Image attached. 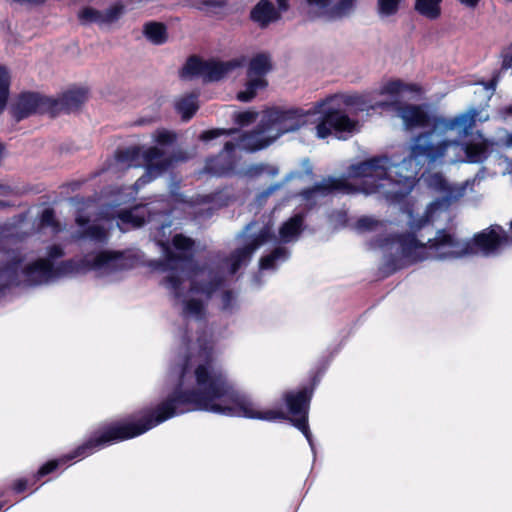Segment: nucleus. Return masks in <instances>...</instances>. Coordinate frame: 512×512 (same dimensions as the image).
Returning <instances> with one entry per match:
<instances>
[{"label":"nucleus","mask_w":512,"mask_h":512,"mask_svg":"<svg viewBox=\"0 0 512 512\" xmlns=\"http://www.w3.org/2000/svg\"><path fill=\"white\" fill-rule=\"evenodd\" d=\"M175 387L164 401L153 409L143 411L139 419L108 425L96 431L73 452L44 464L33 476L34 482L60 465L76 458H85L114 442L139 436L164 421L191 411L203 410L227 416L266 421L287 419L282 411H261L251 397L239 391L213 360L212 343L206 332L194 340L184 331L181 348L170 367Z\"/></svg>","instance_id":"nucleus-1"},{"label":"nucleus","mask_w":512,"mask_h":512,"mask_svg":"<svg viewBox=\"0 0 512 512\" xmlns=\"http://www.w3.org/2000/svg\"><path fill=\"white\" fill-rule=\"evenodd\" d=\"M418 91L416 84L400 79L389 80L379 87V93L388 97V102L380 106L400 118L406 129L430 127L413 138L409 156L399 163L392 162L385 155L374 156L354 164L351 170L365 192L378 193L389 202H399L412 191L420 168L430 162L431 157L427 154L438 147L448 131H456L459 136L466 137L477 120L484 122L489 119L488 113L477 108L445 118L430 115L423 105L402 101L405 92Z\"/></svg>","instance_id":"nucleus-2"},{"label":"nucleus","mask_w":512,"mask_h":512,"mask_svg":"<svg viewBox=\"0 0 512 512\" xmlns=\"http://www.w3.org/2000/svg\"><path fill=\"white\" fill-rule=\"evenodd\" d=\"M245 238L243 247L234 250L227 258L219 255L202 265L194 263V241L182 234L173 237L174 252L166 242L159 241L163 260H153L149 266L165 273L162 286L168 291L173 306L187 322H194L197 329L204 325L208 302L221 293V309L232 313L237 308L236 295L226 289L228 276L232 277L247 265L253 253L273 238L271 228L259 227L255 222L246 225L239 235Z\"/></svg>","instance_id":"nucleus-3"},{"label":"nucleus","mask_w":512,"mask_h":512,"mask_svg":"<svg viewBox=\"0 0 512 512\" xmlns=\"http://www.w3.org/2000/svg\"><path fill=\"white\" fill-rule=\"evenodd\" d=\"M485 176V167L480 168L474 178L461 184H450L440 173L429 175L426 180L428 186L442 196L430 203L425 214L419 219L416 220L413 214L409 213L411 232L380 238L372 244V247H379L385 253H389L385 255L382 272L386 275L392 274L399 269L398 262L402 259L415 263L427 259L447 260L475 254L492 256L501 249L512 246V236L499 225H492L469 241L459 239L445 230H438L435 237L428 239L426 244L415 235L416 231L433 221L437 211L446 210L453 201L463 197L467 189L472 190Z\"/></svg>","instance_id":"nucleus-4"},{"label":"nucleus","mask_w":512,"mask_h":512,"mask_svg":"<svg viewBox=\"0 0 512 512\" xmlns=\"http://www.w3.org/2000/svg\"><path fill=\"white\" fill-rule=\"evenodd\" d=\"M59 244L47 248L46 257L25 262L20 253L13 254L0 265V291L11 285L38 286L59 278L93 271L97 277L117 280L121 274L142 263L143 255L138 249L123 251L102 250L88 253L79 259H68L55 263L64 256Z\"/></svg>","instance_id":"nucleus-5"},{"label":"nucleus","mask_w":512,"mask_h":512,"mask_svg":"<svg viewBox=\"0 0 512 512\" xmlns=\"http://www.w3.org/2000/svg\"><path fill=\"white\" fill-rule=\"evenodd\" d=\"M377 95L382 96L379 89L362 94H335L317 102L315 112L319 117L315 127L316 136L325 139L334 134L339 139H345L354 133L357 129V121L349 117L348 109L350 108L360 112L377 109L386 112V108L380 104L387 103L388 97L384 100H376Z\"/></svg>","instance_id":"nucleus-6"},{"label":"nucleus","mask_w":512,"mask_h":512,"mask_svg":"<svg viewBox=\"0 0 512 512\" xmlns=\"http://www.w3.org/2000/svg\"><path fill=\"white\" fill-rule=\"evenodd\" d=\"M503 146H512V134L508 135L505 143L486 138L479 132L463 143L442 139L438 147L428 154L431 157L428 165L458 162L480 164L493 153H499Z\"/></svg>","instance_id":"nucleus-7"},{"label":"nucleus","mask_w":512,"mask_h":512,"mask_svg":"<svg viewBox=\"0 0 512 512\" xmlns=\"http://www.w3.org/2000/svg\"><path fill=\"white\" fill-rule=\"evenodd\" d=\"M116 159L127 167L142 165L146 167L145 173L135 182V188L139 189L167 171L174 163L183 161L184 157H181L180 154L167 155L163 149L157 146L148 148L132 146L118 150Z\"/></svg>","instance_id":"nucleus-8"},{"label":"nucleus","mask_w":512,"mask_h":512,"mask_svg":"<svg viewBox=\"0 0 512 512\" xmlns=\"http://www.w3.org/2000/svg\"><path fill=\"white\" fill-rule=\"evenodd\" d=\"M309 112L302 109L271 108L264 111L263 125H266V132L274 140H277L285 133L294 132L307 122Z\"/></svg>","instance_id":"nucleus-9"},{"label":"nucleus","mask_w":512,"mask_h":512,"mask_svg":"<svg viewBox=\"0 0 512 512\" xmlns=\"http://www.w3.org/2000/svg\"><path fill=\"white\" fill-rule=\"evenodd\" d=\"M170 216V210L165 203H158L157 205H137L128 210H122L119 215L118 226L124 230L125 225H131L134 228L140 227L146 222H156V229L164 230L166 227L171 226L170 221H166Z\"/></svg>","instance_id":"nucleus-10"},{"label":"nucleus","mask_w":512,"mask_h":512,"mask_svg":"<svg viewBox=\"0 0 512 512\" xmlns=\"http://www.w3.org/2000/svg\"><path fill=\"white\" fill-rule=\"evenodd\" d=\"M354 165H351L349 168V175L352 177L353 182L350 183L345 179L340 178H334V177H328L323 179L322 181L316 183L311 188H307L302 190L299 193V196L301 197L302 201L305 203V205L308 208H313L317 203L323 199L324 197L328 196L329 194L338 191L346 194L354 193L356 191L363 192L364 194L370 195L371 193L365 192L361 185L358 183L359 180L351 173L352 167ZM378 197L380 195L378 193H375ZM381 198H384L381 196Z\"/></svg>","instance_id":"nucleus-11"},{"label":"nucleus","mask_w":512,"mask_h":512,"mask_svg":"<svg viewBox=\"0 0 512 512\" xmlns=\"http://www.w3.org/2000/svg\"><path fill=\"white\" fill-rule=\"evenodd\" d=\"M241 65V61L237 59L223 62L216 60L202 61L196 57H191L183 67L181 76L183 78L202 76L206 81H218Z\"/></svg>","instance_id":"nucleus-12"},{"label":"nucleus","mask_w":512,"mask_h":512,"mask_svg":"<svg viewBox=\"0 0 512 512\" xmlns=\"http://www.w3.org/2000/svg\"><path fill=\"white\" fill-rule=\"evenodd\" d=\"M312 397V390L303 388L297 392L289 391L284 394V400L289 413L293 416L292 422L307 439L311 450L315 453L312 434L308 426V410Z\"/></svg>","instance_id":"nucleus-13"},{"label":"nucleus","mask_w":512,"mask_h":512,"mask_svg":"<svg viewBox=\"0 0 512 512\" xmlns=\"http://www.w3.org/2000/svg\"><path fill=\"white\" fill-rule=\"evenodd\" d=\"M271 70V61L269 55L265 53L257 54L250 60L247 71V83L245 89L237 94V99L242 102L251 101L259 89L267 85L264 76Z\"/></svg>","instance_id":"nucleus-14"},{"label":"nucleus","mask_w":512,"mask_h":512,"mask_svg":"<svg viewBox=\"0 0 512 512\" xmlns=\"http://www.w3.org/2000/svg\"><path fill=\"white\" fill-rule=\"evenodd\" d=\"M51 106V100L38 93H22L13 109V115L20 121L33 113H44Z\"/></svg>","instance_id":"nucleus-15"},{"label":"nucleus","mask_w":512,"mask_h":512,"mask_svg":"<svg viewBox=\"0 0 512 512\" xmlns=\"http://www.w3.org/2000/svg\"><path fill=\"white\" fill-rule=\"evenodd\" d=\"M76 224L80 229L71 234V238L75 242L90 241L94 244L105 245L109 240V232L106 227L101 224L87 225L89 220L83 216L76 217Z\"/></svg>","instance_id":"nucleus-16"},{"label":"nucleus","mask_w":512,"mask_h":512,"mask_svg":"<svg viewBox=\"0 0 512 512\" xmlns=\"http://www.w3.org/2000/svg\"><path fill=\"white\" fill-rule=\"evenodd\" d=\"M234 151V142H226L223 151L219 155L207 160L205 171L215 176L231 174L235 168V159L233 156Z\"/></svg>","instance_id":"nucleus-17"},{"label":"nucleus","mask_w":512,"mask_h":512,"mask_svg":"<svg viewBox=\"0 0 512 512\" xmlns=\"http://www.w3.org/2000/svg\"><path fill=\"white\" fill-rule=\"evenodd\" d=\"M266 125H263V118L257 128L249 133H245L239 137L235 144V149L239 148L247 152H254L266 148L275 140L266 132Z\"/></svg>","instance_id":"nucleus-18"},{"label":"nucleus","mask_w":512,"mask_h":512,"mask_svg":"<svg viewBox=\"0 0 512 512\" xmlns=\"http://www.w3.org/2000/svg\"><path fill=\"white\" fill-rule=\"evenodd\" d=\"M122 14V6L115 5L104 12L87 7L80 11L79 19L82 23H111Z\"/></svg>","instance_id":"nucleus-19"},{"label":"nucleus","mask_w":512,"mask_h":512,"mask_svg":"<svg viewBox=\"0 0 512 512\" xmlns=\"http://www.w3.org/2000/svg\"><path fill=\"white\" fill-rule=\"evenodd\" d=\"M305 215L297 213L286 222H284L279 229V237L282 243H290L298 240L304 224Z\"/></svg>","instance_id":"nucleus-20"},{"label":"nucleus","mask_w":512,"mask_h":512,"mask_svg":"<svg viewBox=\"0 0 512 512\" xmlns=\"http://www.w3.org/2000/svg\"><path fill=\"white\" fill-rule=\"evenodd\" d=\"M280 17L274 5L269 0H261L251 11V18L261 27H266L269 23L276 21Z\"/></svg>","instance_id":"nucleus-21"},{"label":"nucleus","mask_w":512,"mask_h":512,"mask_svg":"<svg viewBox=\"0 0 512 512\" xmlns=\"http://www.w3.org/2000/svg\"><path fill=\"white\" fill-rule=\"evenodd\" d=\"M501 58V69L493 74L492 79L489 82H479V84H481L484 87V89L489 92L488 99H491V97L493 96L497 84L500 81L501 73L508 69H512V44L502 50Z\"/></svg>","instance_id":"nucleus-22"},{"label":"nucleus","mask_w":512,"mask_h":512,"mask_svg":"<svg viewBox=\"0 0 512 512\" xmlns=\"http://www.w3.org/2000/svg\"><path fill=\"white\" fill-rule=\"evenodd\" d=\"M357 0H337L331 2L327 14V21H338L350 17L356 9Z\"/></svg>","instance_id":"nucleus-23"},{"label":"nucleus","mask_w":512,"mask_h":512,"mask_svg":"<svg viewBox=\"0 0 512 512\" xmlns=\"http://www.w3.org/2000/svg\"><path fill=\"white\" fill-rule=\"evenodd\" d=\"M290 257V251L286 247L279 246L270 254L260 259V270H276L277 267L287 261Z\"/></svg>","instance_id":"nucleus-24"},{"label":"nucleus","mask_w":512,"mask_h":512,"mask_svg":"<svg viewBox=\"0 0 512 512\" xmlns=\"http://www.w3.org/2000/svg\"><path fill=\"white\" fill-rule=\"evenodd\" d=\"M198 96L196 92L188 93L175 102V109L181 114L183 120H189L198 109Z\"/></svg>","instance_id":"nucleus-25"},{"label":"nucleus","mask_w":512,"mask_h":512,"mask_svg":"<svg viewBox=\"0 0 512 512\" xmlns=\"http://www.w3.org/2000/svg\"><path fill=\"white\" fill-rule=\"evenodd\" d=\"M143 33L150 42L156 45L163 44L167 40L166 27L159 22L146 23Z\"/></svg>","instance_id":"nucleus-26"},{"label":"nucleus","mask_w":512,"mask_h":512,"mask_svg":"<svg viewBox=\"0 0 512 512\" xmlns=\"http://www.w3.org/2000/svg\"><path fill=\"white\" fill-rule=\"evenodd\" d=\"M86 99V91L84 89L69 90L63 94L61 105L68 111L77 109Z\"/></svg>","instance_id":"nucleus-27"},{"label":"nucleus","mask_w":512,"mask_h":512,"mask_svg":"<svg viewBox=\"0 0 512 512\" xmlns=\"http://www.w3.org/2000/svg\"><path fill=\"white\" fill-rule=\"evenodd\" d=\"M402 0H377L376 12L380 19H388L395 16L401 5Z\"/></svg>","instance_id":"nucleus-28"},{"label":"nucleus","mask_w":512,"mask_h":512,"mask_svg":"<svg viewBox=\"0 0 512 512\" xmlns=\"http://www.w3.org/2000/svg\"><path fill=\"white\" fill-rule=\"evenodd\" d=\"M441 0H416L415 2V10L430 19H435L440 14V4Z\"/></svg>","instance_id":"nucleus-29"},{"label":"nucleus","mask_w":512,"mask_h":512,"mask_svg":"<svg viewBox=\"0 0 512 512\" xmlns=\"http://www.w3.org/2000/svg\"><path fill=\"white\" fill-rule=\"evenodd\" d=\"M10 93V74L6 67L0 66V114L6 108Z\"/></svg>","instance_id":"nucleus-30"},{"label":"nucleus","mask_w":512,"mask_h":512,"mask_svg":"<svg viewBox=\"0 0 512 512\" xmlns=\"http://www.w3.org/2000/svg\"><path fill=\"white\" fill-rule=\"evenodd\" d=\"M308 5V12L316 17L327 19L331 0H306Z\"/></svg>","instance_id":"nucleus-31"},{"label":"nucleus","mask_w":512,"mask_h":512,"mask_svg":"<svg viewBox=\"0 0 512 512\" xmlns=\"http://www.w3.org/2000/svg\"><path fill=\"white\" fill-rule=\"evenodd\" d=\"M154 140L157 142L158 145H160L162 147H166V146H169L174 143L175 134H173L172 132H169L167 130H159L154 134ZM162 149L164 151H166L164 148H162ZM165 153L167 155H173V154L179 155V153H181L180 156L184 157L183 161H185L187 159L185 153L180 150L173 152V153H167V152H165Z\"/></svg>","instance_id":"nucleus-32"},{"label":"nucleus","mask_w":512,"mask_h":512,"mask_svg":"<svg viewBox=\"0 0 512 512\" xmlns=\"http://www.w3.org/2000/svg\"><path fill=\"white\" fill-rule=\"evenodd\" d=\"M41 228H50L53 234H57L61 231V225L55 218L54 210L46 208L43 210L40 218Z\"/></svg>","instance_id":"nucleus-33"},{"label":"nucleus","mask_w":512,"mask_h":512,"mask_svg":"<svg viewBox=\"0 0 512 512\" xmlns=\"http://www.w3.org/2000/svg\"><path fill=\"white\" fill-rule=\"evenodd\" d=\"M380 225V222L372 217H362L356 223V228L359 231H370L376 230Z\"/></svg>","instance_id":"nucleus-34"},{"label":"nucleus","mask_w":512,"mask_h":512,"mask_svg":"<svg viewBox=\"0 0 512 512\" xmlns=\"http://www.w3.org/2000/svg\"><path fill=\"white\" fill-rule=\"evenodd\" d=\"M235 131H236L235 129H229V130H226V129H212V130L204 131L200 135V139L203 140V141H210L212 139H215V138L219 137L220 135H231Z\"/></svg>","instance_id":"nucleus-35"},{"label":"nucleus","mask_w":512,"mask_h":512,"mask_svg":"<svg viewBox=\"0 0 512 512\" xmlns=\"http://www.w3.org/2000/svg\"><path fill=\"white\" fill-rule=\"evenodd\" d=\"M257 117V113L255 112H251V111H245V112H241V113H238L235 117V121L239 124V125H248L250 123H252Z\"/></svg>","instance_id":"nucleus-36"},{"label":"nucleus","mask_w":512,"mask_h":512,"mask_svg":"<svg viewBox=\"0 0 512 512\" xmlns=\"http://www.w3.org/2000/svg\"><path fill=\"white\" fill-rule=\"evenodd\" d=\"M266 168L267 166L265 164H253L247 168L246 174L251 177L258 176L261 175Z\"/></svg>","instance_id":"nucleus-37"},{"label":"nucleus","mask_w":512,"mask_h":512,"mask_svg":"<svg viewBox=\"0 0 512 512\" xmlns=\"http://www.w3.org/2000/svg\"><path fill=\"white\" fill-rule=\"evenodd\" d=\"M29 485H30V480H28V479H19L14 484V490L17 493H22V492H24L27 489V487Z\"/></svg>","instance_id":"nucleus-38"},{"label":"nucleus","mask_w":512,"mask_h":512,"mask_svg":"<svg viewBox=\"0 0 512 512\" xmlns=\"http://www.w3.org/2000/svg\"><path fill=\"white\" fill-rule=\"evenodd\" d=\"M499 115L501 118L506 119L512 116V104H509L499 110Z\"/></svg>","instance_id":"nucleus-39"},{"label":"nucleus","mask_w":512,"mask_h":512,"mask_svg":"<svg viewBox=\"0 0 512 512\" xmlns=\"http://www.w3.org/2000/svg\"><path fill=\"white\" fill-rule=\"evenodd\" d=\"M281 187V184H274L263 191L262 196L268 197Z\"/></svg>","instance_id":"nucleus-40"},{"label":"nucleus","mask_w":512,"mask_h":512,"mask_svg":"<svg viewBox=\"0 0 512 512\" xmlns=\"http://www.w3.org/2000/svg\"><path fill=\"white\" fill-rule=\"evenodd\" d=\"M302 167L304 168L306 174H308V175L312 174L313 170H312V165L310 164L309 159H304L302 161Z\"/></svg>","instance_id":"nucleus-41"},{"label":"nucleus","mask_w":512,"mask_h":512,"mask_svg":"<svg viewBox=\"0 0 512 512\" xmlns=\"http://www.w3.org/2000/svg\"><path fill=\"white\" fill-rule=\"evenodd\" d=\"M204 5H206V6H213V7H222L224 5V2L223 1L211 0V1H205Z\"/></svg>","instance_id":"nucleus-42"},{"label":"nucleus","mask_w":512,"mask_h":512,"mask_svg":"<svg viewBox=\"0 0 512 512\" xmlns=\"http://www.w3.org/2000/svg\"><path fill=\"white\" fill-rule=\"evenodd\" d=\"M463 5L467 6V7H475L479 0H459Z\"/></svg>","instance_id":"nucleus-43"},{"label":"nucleus","mask_w":512,"mask_h":512,"mask_svg":"<svg viewBox=\"0 0 512 512\" xmlns=\"http://www.w3.org/2000/svg\"><path fill=\"white\" fill-rule=\"evenodd\" d=\"M279 10L286 11L288 8V0H277Z\"/></svg>","instance_id":"nucleus-44"},{"label":"nucleus","mask_w":512,"mask_h":512,"mask_svg":"<svg viewBox=\"0 0 512 512\" xmlns=\"http://www.w3.org/2000/svg\"><path fill=\"white\" fill-rule=\"evenodd\" d=\"M2 507V505L0 504V508Z\"/></svg>","instance_id":"nucleus-45"}]
</instances>
